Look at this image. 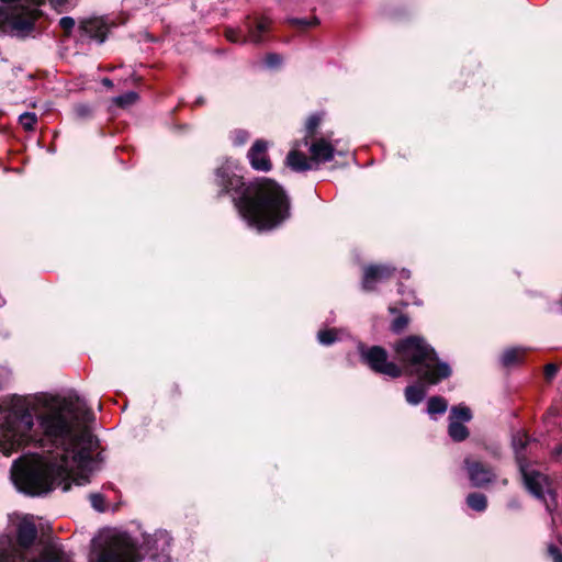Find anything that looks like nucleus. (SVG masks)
I'll return each mask as SVG.
<instances>
[{"mask_svg": "<svg viewBox=\"0 0 562 562\" xmlns=\"http://www.w3.org/2000/svg\"><path fill=\"white\" fill-rule=\"evenodd\" d=\"M19 122L26 131H33L37 122V117L35 113L24 112L19 116Z\"/></svg>", "mask_w": 562, "mask_h": 562, "instance_id": "c756f323", "label": "nucleus"}, {"mask_svg": "<svg viewBox=\"0 0 562 562\" xmlns=\"http://www.w3.org/2000/svg\"><path fill=\"white\" fill-rule=\"evenodd\" d=\"M171 543L172 538L167 530L143 535L140 544L127 532L105 530L94 540L99 550L91 554L90 562H140L142 552L153 562H172Z\"/></svg>", "mask_w": 562, "mask_h": 562, "instance_id": "7ed1b4c3", "label": "nucleus"}, {"mask_svg": "<svg viewBox=\"0 0 562 562\" xmlns=\"http://www.w3.org/2000/svg\"><path fill=\"white\" fill-rule=\"evenodd\" d=\"M272 21L266 15L257 16L254 20L247 19L245 27L248 33L246 37L241 30L227 27L225 30V37L232 43H246L251 42L254 44H260L263 42V35L270 31Z\"/></svg>", "mask_w": 562, "mask_h": 562, "instance_id": "6e6552de", "label": "nucleus"}, {"mask_svg": "<svg viewBox=\"0 0 562 562\" xmlns=\"http://www.w3.org/2000/svg\"><path fill=\"white\" fill-rule=\"evenodd\" d=\"M522 353H524V350L520 348L506 349L501 357V362L504 367H510L520 361Z\"/></svg>", "mask_w": 562, "mask_h": 562, "instance_id": "5701e85b", "label": "nucleus"}, {"mask_svg": "<svg viewBox=\"0 0 562 562\" xmlns=\"http://www.w3.org/2000/svg\"><path fill=\"white\" fill-rule=\"evenodd\" d=\"M448 402L442 396H431L427 402V413L434 418L438 414L446 413Z\"/></svg>", "mask_w": 562, "mask_h": 562, "instance_id": "6ab92c4d", "label": "nucleus"}, {"mask_svg": "<svg viewBox=\"0 0 562 562\" xmlns=\"http://www.w3.org/2000/svg\"><path fill=\"white\" fill-rule=\"evenodd\" d=\"M45 412L37 418L42 436L33 434L35 403L32 397L10 395L0 398V452L7 457L33 445L41 451L16 459L11 480L16 490L31 496L86 485L99 469L94 456L99 440L89 430L93 412L76 394L45 397Z\"/></svg>", "mask_w": 562, "mask_h": 562, "instance_id": "f257e3e1", "label": "nucleus"}, {"mask_svg": "<svg viewBox=\"0 0 562 562\" xmlns=\"http://www.w3.org/2000/svg\"><path fill=\"white\" fill-rule=\"evenodd\" d=\"M467 504L475 512H484L487 506V499L482 493H471L467 497Z\"/></svg>", "mask_w": 562, "mask_h": 562, "instance_id": "4be33fe9", "label": "nucleus"}, {"mask_svg": "<svg viewBox=\"0 0 562 562\" xmlns=\"http://www.w3.org/2000/svg\"><path fill=\"white\" fill-rule=\"evenodd\" d=\"M558 366H555L554 363H548L546 367H544V376L547 380H552L557 373H558Z\"/></svg>", "mask_w": 562, "mask_h": 562, "instance_id": "4c0bfd02", "label": "nucleus"}, {"mask_svg": "<svg viewBox=\"0 0 562 562\" xmlns=\"http://www.w3.org/2000/svg\"><path fill=\"white\" fill-rule=\"evenodd\" d=\"M548 554L552 559V562H562V552L559 549V547L554 544H549Z\"/></svg>", "mask_w": 562, "mask_h": 562, "instance_id": "c9c22d12", "label": "nucleus"}, {"mask_svg": "<svg viewBox=\"0 0 562 562\" xmlns=\"http://www.w3.org/2000/svg\"><path fill=\"white\" fill-rule=\"evenodd\" d=\"M50 5L59 13L68 11L76 4V0H49Z\"/></svg>", "mask_w": 562, "mask_h": 562, "instance_id": "473e14b6", "label": "nucleus"}, {"mask_svg": "<svg viewBox=\"0 0 562 562\" xmlns=\"http://www.w3.org/2000/svg\"><path fill=\"white\" fill-rule=\"evenodd\" d=\"M286 165L292 170L302 172L312 169H316L312 160H308L307 157L297 150H291L286 156Z\"/></svg>", "mask_w": 562, "mask_h": 562, "instance_id": "dca6fc26", "label": "nucleus"}, {"mask_svg": "<svg viewBox=\"0 0 562 562\" xmlns=\"http://www.w3.org/2000/svg\"><path fill=\"white\" fill-rule=\"evenodd\" d=\"M93 110L87 103H79L74 106V115L77 120H88L92 117Z\"/></svg>", "mask_w": 562, "mask_h": 562, "instance_id": "cd10ccee", "label": "nucleus"}, {"mask_svg": "<svg viewBox=\"0 0 562 562\" xmlns=\"http://www.w3.org/2000/svg\"><path fill=\"white\" fill-rule=\"evenodd\" d=\"M336 145L337 142L331 144L324 137L314 140L310 145L311 160L313 161L314 166L317 167L318 164L333 160L336 153Z\"/></svg>", "mask_w": 562, "mask_h": 562, "instance_id": "f8f14e48", "label": "nucleus"}, {"mask_svg": "<svg viewBox=\"0 0 562 562\" xmlns=\"http://www.w3.org/2000/svg\"><path fill=\"white\" fill-rule=\"evenodd\" d=\"M91 506L100 513H103L106 508L105 506V499L102 494L100 493H92L89 496Z\"/></svg>", "mask_w": 562, "mask_h": 562, "instance_id": "2f4dec72", "label": "nucleus"}, {"mask_svg": "<svg viewBox=\"0 0 562 562\" xmlns=\"http://www.w3.org/2000/svg\"><path fill=\"white\" fill-rule=\"evenodd\" d=\"M248 138L249 134L244 130H236L232 133V140L236 146L244 145L248 140Z\"/></svg>", "mask_w": 562, "mask_h": 562, "instance_id": "72a5a7b5", "label": "nucleus"}, {"mask_svg": "<svg viewBox=\"0 0 562 562\" xmlns=\"http://www.w3.org/2000/svg\"><path fill=\"white\" fill-rule=\"evenodd\" d=\"M404 395L408 404L418 405L426 396V387L423 383L407 385Z\"/></svg>", "mask_w": 562, "mask_h": 562, "instance_id": "a211bd4d", "label": "nucleus"}, {"mask_svg": "<svg viewBox=\"0 0 562 562\" xmlns=\"http://www.w3.org/2000/svg\"><path fill=\"white\" fill-rule=\"evenodd\" d=\"M400 278L401 279H409L411 278V271L407 269H402L400 271Z\"/></svg>", "mask_w": 562, "mask_h": 562, "instance_id": "58836bf2", "label": "nucleus"}, {"mask_svg": "<svg viewBox=\"0 0 562 562\" xmlns=\"http://www.w3.org/2000/svg\"><path fill=\"white\" fill-rule=\"evenodd\" d=\"M286 22L294 29L297 30H306L310 27H314L319 24V19L317 16L312 18H289Z\"/></svg>", "mask_w": 562, "mask_h": 562, "instance_id": "412c9836", "label": "nucleus"}, {"mask_svg": "<svg viewBox=\"0 0 562 562\" xmlns=\"http://www.w3.org/2000/svg\"><path fill=\"white\" fill-rule=\"evenodd\" d=\"M37 537V529L33 521L27 518L22 519L16 528V539L20 547L30 548Z\"/></svg>", "mask_w": 562, "mask_h": 562, "instance_id": "4468645a", "label": "nucleus"}, {"mask_svg": "<svg viewBox=\"0 0 562 562\" xmlns=\"http://www.w3.org/2000/svg\"><path fill=\"white\" fill-rule=\"evenodd\" d=\"M448 432L451 439L458 442L465 440L469 436L468 428L457 420H450Z\"/></svg>", "mask_w": 562, "mask_h": 562, "instance_id": "aec40b11", "label": "nucleus"}, {"mask_svg": "<svg viewBox=\"0 0 562 562\" xmlns=\"http://www.w3.org/2000/svg\"><path fill=\"white\" fill-rule=\"evenodd\" d=\"M218 195L227 194L246 224L258 232L278 227L290 217V202L273 180L260 178L245 182L238 162L227 158L215 169Z\"/></svg>", "mask_w": 562, "mask_h": 562, "instance_id": "f03ea898", "label": "nucleus"}, {"mask_svg": "<svg viewBox=\"0 0 562 562\" xmlns=\"http://www.w3.org/2000/svg\"><path fill=\"white\" fill-rule=\"evenodd\" d=\"M30 562H72L68 553L58 547L44 549L38 559Z\"/></svg>", "mask_w": 562, "mask_h": 562, "instance_id": "f3484780", "label": "nucleus"}, {"mask_svg": "<svg viewBox=\"0 0 562 562\" xmlns=\"http://www.w3.org/2000/svg\"><path fill=\"white\" fill-rule=\"evenodd\" d=\"M472 418L471 409L464 405L453 406L450 411V420H457L459 423L470 422Z\"/></svg>", "mask_w": 562, "mask_h": 562, "instance_id": "b1692460", "label": "nucleus"}, {"mask_svg": "<svg viewBox=\"0 0 562 562\" xmlns=\"http://www.w3.org/2000/svg\"><path fill=\"white\" fill-rule=\"evenodd\" d=\"M519 471L528 492L536 498L542 501L547 510L551 513L557 505V495L549 488L548 477L537 470L529 469L528 463L519 467Z\"/></svg>", "mask_w": 562, "mask_h": 562, "instance_id": "0eeeda50", "label": "nucleus"}, {"mask_svg": "<svg viewBox=\"0 0 562 562\" xmlns=\"http://www.w3.org/2000/svg\"><path fill=\"white\" fill-rule=\"evenodd\" d=\"M398 293L402 296L401 304L403 306H408L411 304H414V305L422 304V302L416 297L415 292L413 290H406L402 283L398 285Z\"/></svg>", "mask_w": 562, "mask_h": 562, "instance_id": "393cba45", "label": "nucleus"}, {"mask_svg": "<svg viewBox=\"0 0 562 562\" xmlns=\"http://www.w3.org/2000/svg\"><path fill=\"white\" fill-rule=\"evenodd\" d=\"M358 351L362 362L373 372L391 379L400 378L403 374V368L389 360L384 348L380 346L366 347L363 344H359Z\"/></svg>", "mask_w": 562, "mask_h": 562, "instance_id": "423d86ee", "label": "nucleus"}, {"mask_svg": "<svg viewBox=\"0 0 562 562\" xmlns=\"http://www.w3.org/2000/svg\"><path fill=\"white\" fill-rule=\"evenodd\" d=\"M555 453L559 456L562 453V446L557 447Z\"/></svg>", "mask_w": 562, "mask_h": 562, "instance_id": "37998d69", "label": "nucleus"}, {"mask_svg": "<svg viewBox=\"0 0 562 562\" xmlns=\"http://www.w3.org/2000/svg\"><path fill=\"white\" fill-rule=\"evenodd\" d=\"M102 85H103V86H105V87H108V88H112V87H113V82H112V80H111V79H109V78H103V79H102Z\"/></svg>", "mask_w": 562, "mask_h": 562, "instance_id": "a19ab883", "label": "nucleus"}, {"mask_svg": "<svg viewBox=\"0 0 562 562\" xmlns=\"http://www.w3.org/2000/svg\"><path fill=\"white\" fill-rule=\"evenodd\" d=\"M0 2L3 5L0 9V15H3L13 30L27 33L33 30L38 7L44 0H0Z\"/></svg>", "mask_w": 562, "mask_h": 562, "instance_id": "39448f33", "label": "nucleus"}, {"mask_svg": "<svg viewBox=\"0 0 562 562\" xmlns=\"http://www.w3.org/2000/svg\"><path fill=\"white\" fill-rule=\"evenodd\" d=\"M282 64V57L279 54L270 53L265 58V65L268 68H277Z\"/></svg>", "mask_w": 562, "mask_h": 562, "instance_id": "f704fd0d", "label": "nucleus"}, {"mask_svg": "<svg viewBox=\"0 0 562 562\" xmlns=\"http://www.w3.org/2000/svg\"><path fill=\"white\" fill-rule=\"evenodd\" d=\"M317 339L321 345L329 346L338 340V330L335 328L322 329L317 334Z\"/></svg>", "mask_w": 562, "mask_h": 562, "instance_id": "a878e982", "label": "nucleus"}, {"mask_svg": "<svg viewBox=\"0 0 562 562\" xmlns=\"http://www.w3.org/2000/svg\"><path fill=\"white\" fill-rule=\"evenodd\" d=\"M138 99V94L134 91H128L124 94L117 95L113 102L120 108H126L134 104Z\"/></svg>", "mask_w": 562, "mask_h": 562, "instance_id": "bb28decb", "label": "nucleus"}, {"mask_svg": "<svg viewBox=\"0 0 562 562\" xmlns=\"http://www.w3.org/2000/svg\"><path fill=\"white\" fill-rule=\"evenodd\" d=\"M268 143L263 139H257L250 149L247 157L252 169L257 171L267 172L272 168V164L267 154Z\"/></svg>", "mask_w": 562, "mask_h": 562, "instance_id": "9d476101", "label": "nucleus"}, {"mask_svg": "<svg viewBox=\"0 0 562 562\" xmlns=\"http://www.w3.org/2000/svg\"><path fill=\"white\" fill-rule=\"evenodd\" d=\"M529 441L530 439L528 435L524 431H517L512 437V446L515 451L518 468L528 463L525 450L529 445Z\"/></svg>", "mask_w": 562, "mask_h": 562, "instance_id": "2eb2a0df", "label": "nucleus"}, {"mask_svg": "<svg viewBox=\"0 0 562 562\" xmlns=\"http://www.w3.org/2000/svg\"><path fill=\"white\" fill-rule=\"evenodd\" d=\"M409 318L406 315H400L391 323V330L395 334L402 333L408 325Z\"/></svg>", "mask_w": 562, "mask_h": 562, "instance_id": "7c9ffc66", "label": "nucleus"}, {"mask_svg": "<svg viewBox=\"0 0 562 562\" xmlns=\"http://www.w3.org/2000/svg\"><path fill=\"white\" fill-rule=\"evenodd\" d=\"M471 484L474 487H483L495 480L493 470L479 461L464 460Z\"/></svg>", "mask_w": 562, "mask_h": 562, "instance_id": "1a4fd4ad", "label": "nucleus"}, {"mask_svg": "<svg viewBox=\"0 0 562 562\" xmlns=\"http://www.w3.org/2000/svg\"><path fill=\"white\" fill-rule=\"evenodd\" d=\"M508 507H509V508H513V509H518V508H520V504H519V502H518V501L513 499V501H510V502L508 503Z\"/></svg>", "mask_w": 562, "mask_h": 562, "instance_id": "ea45409f", "label": "nucleus"}, {"mask_svg": "<svg viewBox=\"0 0 562 562\" xmlns=\"http://www.w3.org/2000/svg\"><path fill=\"white\" fill-rule=\"evenodd\" d=\"M81 27L90 38L103 43L110 31L111 23L106 18H93L85 21Z\"/></svg>", "mask_w": 562, "mask_h": 562, "instance_id": "ddd939ff", "label": "nucleus"}, {"mask_svg": "<svg viewBox=\"0 0 562 562\" xmlns=\"http://www.w3.org/2000/svg\"><path fill=\"white\" fill-rule=\"evenodd\" d=\"M59 26L66 32L70 33L75 26V20L71 16H63L59 20Z\"/></svg>", "mask_w": 562, "mask_h": 562, "instance_id": "e433bc0d", "label": "nucleus"}, {"mask_svg": "<svg viewBox=\"0 0 562 562\" xmlns=\"http://www.w3.org/2000/svg\"><path fill=\"white\" fill-rule=\"evenodd\" d=\"M321 115L318 114H313L311 115L307 121H306V125H305V128H306V136H305V145H307V138L308 137H312L317 128V126L319 125L321 123Z\"/></svg>", "mask_w": 562, "mask_h": 562, "instance_id": "c85d7f7f", "label": "nucleus"}, {"mask_svg": "<svg viewBox=\"0 0 562 562\" xmlns=\"http://www.w3.org/2000/svg\"><path fill=\"white\" fill-rule=\"evenodd\" d=\"M389 312L391 314H395L397 312L396 307L395 306H389Z\"/></svg>", "mask_w": 562, "mask_h": 562, "instance_id": "79ce46f5", "label": "nucleus"}, {"mask_svg": "<svg viewBox=\"0 0 562 562\" xmlns=\"http://www.w3.org/2000/svg\"><path fill=\"white\" fill-rule=\"evenodd\" d=\"M397 360L406 372L428 385L438 384L452 374L448 362L438 358L435 349L420 336L411 335L394 345Z\"/></svg>", "mask_w": 562, "mask_h": 562, "instance_id": "20e7f679", "label": "nucleus"}, {"mask_svg": "<svg viewBox=\"0 0 562 562\" xmlns=\"http://www.w3.org/2000/svg\"><path fill=\"white\" fill-rule=\"evenodd\" d=\"M395 272V269L387 265H371L364 268L362 289L364 291H372L375 289L378 282H382Z\"/></svg>", "mask_w": 562, "mask_h": 562, "instance_id": "9b49d317", "label": "nucleus"}]
</instances>
